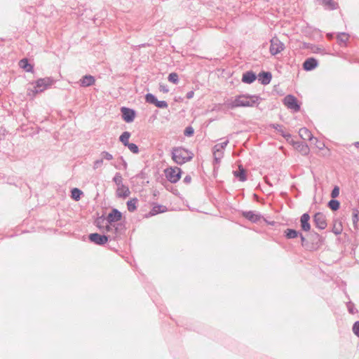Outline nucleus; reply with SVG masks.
<instances>
[{
	"label": "nucleus",
	"instance_id": "obj_36",
	"mask_svg": "<svg viewBox=\"0 0 359 359\" xmlns=\"http://www.w3.org/2000/svg\"><path fill=\"white\" fill-rule=\"evenodd\" d=\"M107 222V216L104 215V214H103L101 216H99L97 217L95 222H94V224L100 229V230H103L104 229V227H103V223L104 222Z\"/></svg>",
	"mask_w": 359,
	"mask_h": 359
},
{
	"label": "nucleus",
	"instance_id": "obj_17",
	"mask_svg": "<svg viewBox=\"0 0 359 359\" xmlns=\"http://www.w3.org/2000/svg\"><path fill=\"white\" fill-rule=\"evenodd\" d=\"M310 215L309 212L302 214L300 217V226L303 231L309 232L311 230Z\"/></svg>",
	"mask_w": 359,
	"mask_h": 359
},
{
	"label": "nucleus",
	"instance_id": "obj_52",
	"mask_svg": "<svg viewBox=\"0 0 359 359\" xmlns=\"http://www.w3.org/2000/svg\"><path fill=\"white\" fill-rule=\"evenodd\" d=\"M102 163H103L102 158L97 159V160L95 161L93 163V169L96 170V169L100 168L102 166Z\"/></svg>",
	"mask_w": 359,
	"mask_h": 359
},
{
	"label": "nucleus",
	"instance_id": "obj_42",
	"mask_svg": "<svg viewBox=\"0 0 359 359\" xmlns=\"http://www.w3.org/2000/svg\"><path fill=\"white\" fill-rule=\"evenodd\" d=\"M340 188L337 185H334L331 191L330 196L332 198H337L339 196Z\"/></svg>",
	"mask_w": 359,
	"mask_h": 359
},
{
	"label": "nucleus",
	"instance_id": "obj_31",
	"mask_svg": "<svg viewBox=\"0 0 359 359\" xmlns=\"http://www.w3.org/2000/svg\"><path fill=\"white\" fill-rule=\"evenodd\" d=\"M114 167L116 169L118 170H126L128 168V163L124 159V158L121 156L118 157V162L114 164Z\"/></svg>",
	"mask_w": 359,
	"mask_h": 359
},
{
	"label": "nucleus",
	"instance_id": "obj_14",
	"mask_svg": "<svg viewBox=\"0 0 359 359\" xmlns=\"http://www.w3.org/2000/svg\"><path fill=\"white\" fill-rule=\"evenodd\" d=\"M241 214L242 217L252 223H257L263 217L260 212L254 210H243Z\"/></svg>",
	"mask_w": 359,
	"mask_h": 359
},
{
	"label": "nucleus",
	"instance_id": "obj_32",
	"mask_svg": "<svg viewBox=\"0 0 359 359\" xmlns=\"http://www.w3.org/2000/svg\"><path fill=\"white\" fill-rule=\"evenodd\" d=\"M131 136V133L128 131H124L118 138V140L123 144L124 147H126L129 143V139Z\"/></svg>",
	"mask_w": 359,
	"mask_h": 359
},
{
	"label": "nucleus",
	"instance_id": "obj_19",
	"mask_svg": "<svg viewBox=\"0 0 359 359\" xmlns=\"http://www.w3.org/2000/svg\"><path fill=\"white\" fill-rule=\"evenodd\" d=\"M257 78V74L255 72H253L252 70H249V71L245 72L243 74L241 81L244 83L251 84L254 81H255Z\"/></svg>",
	"mask_w": 359,
	"mask_h": 359
},
{
	"label": "nucleus",
	"instance_id": "obj_59",
	"mask_svg": "<svg viewBox=\"0 0 359 359\" xmlns=\"http://www.w3.org/2000/svg\"><path fill=\"white\" fill-rule=\"evenodd\" d=\"M170 191L173 193L175 195H178V191L176 189H174L173 187H171V189Z\"/></svg>",
	"mask_w": 359,
	"mask_h": 359
},
{
	"label": "nucleus",
	"instance_id": "obj_16",
	"mask_svg": "<svg viewBox=\"0 0 359 359\" xmlns=\"http://www.w3.org/2000/svg\"><path fill=\"white\" fill-rule=\"evenodd\" d=\"M257 75V79L258 81L264 86H266L270 83L272 79V74L269 71H261Z\"/></svg>",
	"mask_w": 359,
	"mask_h": 359
},
{
	"label": "nucleus",
	"instance_id": "obj_8",
	"mask_svg": "<svg viewBox=\"0 0 359 359\" xmlns=\"http://www.w3.org/2000/svg\"><path fill=\"white\" fill-rule=\"evenodd\" d=\"M312 251L318 250L324 243V238L318 233L311 231L308 235Z\"/></svg>",
	"mask_w": 359,
	"mask_h": 359
},
{
	"label": "nucleus",
	"instance_id": "obj_11",
	"mask_svg": "<svg viewBox=\"0 0 359 359\" xmlns=\"http://www.w3.org/2000/svg\"><path fill=\"white\" fill-rule=\"evenodd\" d=\"M269 51L272 55H276L285 48V44L277 37H273L270 40Z\"/></svg>",
	"mask_w": 359,
	"mask_h": 359
},
{
	"label": "nucleus",
	"instance_id": "obj_5",
	"mask_svg": "<svg viewBox=\"0 0 359 359\" xmlns=\"http://www.w3.org/2000/svg\"><path fill=\"white\" fill-rule=\"evenodd\" d=\"M182 170L178 167H168L164 170V174L168 181L172 184H175L182 177Z\"/></svg>",
	"mask_w": 359,
	"mask_h": 359
},
{
	"label": "nucleus",
	"instance_id": "obj_1",
	"mask_svg": "<svg viewBox=\"0 0 359 359\" xmlns=\"http://www.w3.org/2000/svg\"><path fill=\"white\" fill-rule=\"evenodd\" d=\"M263 100L259 95H250L248 93L236 95L233 100H229L226 105L229 109L237 107H257L260 101Z\"/></svg>",
	"mask_w": 359,
	"mask_h": 359
},
{
	"label": "nucleus",
	"instance_id": "obj_35",
	"mask_svg": "<svg viewBox=\"0 0 359 359\" xmlns=\"http://www.w3.org/2000/svg\"><path fill=\"white\" fill-rule=\"evenodd\" d=\"M137 198H133L127 201V208L129 212H133L137 210Z\"/></svg>",
	"mask_w": 359,
	"mask_h": 359
},
{
	"label": "nucleus",
	"instance_id": "obj_7",
	"mask_svg": "<svg viewBox=\"0 0 359 359\" xmlns=\"http://www.w3.org/2000/svg\"><path fill=\"white\" fill-rule=\"evenodd\" d=\"M88 240L90 243L100 246L104 245L108 242L112 241L109 235L100 234L98 233H90L88 235Z\"/></svg>",
	"mask_w": 359,
	"mask_h": 359
},
{
	"label": "nucleus",
	"instance_id": "obj_62",
	"mask_svg": "<svg viewBox=\"0 0 359 359\" xmlns=\"http://www.w3.org/2000/svg\"><path fill=\"white\" fill-rule=\"evenodd\" d=\"M265 182H266L268 185H269L270 187H272V186H273L272 183H271V182L268 179H266V178L265 179Z\"/></svg>",
	"mask_w": 359,
	"mask_h": 359
},
{
	"label": "nucleus",
	"instance_id": "obj_12",
	"mask_svg": "<svg viewBox=\"0 0 359 359\" xmlns=\"http://www.w3.org/2000/svg\"><path fill=\"white\" fill-rule=\"evenodd\" d=\"M123 221V213L117 208H113L107 215V222L111 224H115Z\"/></svg>",
	"mask_w": 359,
	"mask_h": 359
},
{
	"label": "nucleus",
	"instance_id": "obj_49",
	"mask_svg": "<svg viewBox=\"0 0 359 359\" xmlns=\"http://www.w3.org/2000/svg\"><path fill=\"white\" fill-rule=\"evenodd\" d=\"M347 309H348V312L351 314H354L356 312L355 305L351 302H348L347 303Z\"/></svg>",
	"mask_w": 359,
	"mask_h": 359
},
{
	"label": "nucleus",
	"instance_id": "obj_27",
	"mask_svg": "<svg viewBox=\"0 0 359 359\" xmlns=\"http://www.w3.org/2000/svg\"><path fill=\"white\" fill-rule=\"evenodd\" d=\"M269 128L276 130L283 137L290 138V133H286L283 129V126L278 123H270Z\"/></svg>",
	"mask_w": 359,
	"mask_h": 359
},
{
	"label": "nucleus",
	"instance_id": "obj_53",
	"mask_svg": "<svg viewBox=\"0 0 359 359\" xmlns=\"http://www.w3.org/2000/svg\"><path fill=\"white\" fill-rule=\"evenodd\" d=\"M159 90L161 92L164 93H167L169 92V88L166 84L160 83L159 84Z\"/></svg>",
	"mask_w": 359,
	"mask_h": 359
},
{
	"label": "nucleus",
	"instance_id": "obj_57",
	"mask_svg": "<svg viewBox=\"0 0 359 359\" xmlns=\"http://www.w3.org/2000/svg\"><path fill=\"white\" fill-rule=\"evenodd\" d=\"M194 91L190 90L187 93L186 97L189 100V99H191L194 97Z\"/></svg>",
	"mask_w": 359,
	"mask_h": 359
},
{
	"label": "nucleus",
	"instance_id": "obj_45",
	"mask_svg": "<svg viewBox=\"0 0 359 359\" xmlns=\"http://www.w3.org/2000/svg\"><path fill=\"white\" fill-rule=\"evenodd\" d=\"M342 226L341 224V223L339 224L338 226H337L336 224H334V226L332 229V231L335 234V235H339L342 232Z\"/></svg>",
	"mask_w": 359,
	"mask_h": 359
},
{
	"label": "nucleus",
	"instance_id": "obj_64",
	"mask_svg": "<svg viewBox=\"0 0 359 359\" xmlns=\"http://www.w3.org/2000/svg\"><path fill=\"white\" fill-rule=\"evenodd\" d=\"M353 145L356 147V148H359V142H355L353 143Z\"/></svg>",
	"mask_w": 359,
	"mask_h": 359
},
{
	"label": "nucleus",
	"instance_id": "obj_60",
	"mask_svg": "<svg viewBox=\"0 0 359 359\" xmlns=\"http://www.w3.org/2000/svg\"><path fill=\"white\" fill-rule=\"evenodd\" d=\"M217 170H218V167H217V166H214V169H213V175H214V177H216V176H217Z\"/></svg>",
	"mask_w": 359,
	"mask_h": 359
},
{
	"label": "nucleus",
	"instance_id": "obj_3",
	"mask_svg": "<svg viewBox=\"0 0 359 359\" xmlns=\"http://www.w3.org/2000/svg\"><path fill=\"white\" fill-rule=\"evenodd\" d=\"M172 159L178 165H182L191 161L194 154L190 150L182 147H173L171 151Z\"/></svg>",
	"mask_w": 359,
	"mask_h": 359
},
{
	"label": "nucleus",
	"instance_id": "obj_21",
	"mask_svg": "<svg viewBox=\"0 0 359 359\" xmlns=\"http://www.w3.org/2000/svg\"><path fill=\"white\" fill-rule=\"evenodd\" d=\"M168 208L166 206L160 205L158 203H154V205L149 213L147 215V217L154 216L160 213H163L167 212Z\"/></svg>",
	"mask_w": 359,
	"mask_h": 359
},
{
	"label": "nucleus",
	"instance_id": "obj_18",
	"mask_svg": "<svg viewBox=\"0 0 359 359\" xmlns=\"http://www.w3.org/2000/svg\"><path fill=\"white\" fill-rule=\"evenodd\" d=\"M79 83L82 88L90 87L95 85V78L92 75L86 74L80 79Z\"/></svg>",
	"mask_w": 359,
	"mask_h": 359
},
{
	"label": "nucleus",
	"instance_id": "obj_2",
	"mask_svg": "<svg viewBox=\"0 0 359 359\" xmlns=\"http://www.w3.org/2000/svg\"><path fill=\"white\" fill-rule=\"evenodd\" d=\"M55 82V80L51 76H47L45 78H40L31 83L33 85V88H27V96L30 99H34L36 95L40 93H43L46 89L49 88Z\"/></svg>",
	"mask_w": 359,
	"mask_h": 359
},
{
	"label": "nucleus",
	"instance_id": "obj_20",
	"mask_svg": "<svg viewBox=\"0 0 359 359\" xmlns=\"http://www.w3.org/2000/svg\"><path fill=\"white\" fill-rule=\"evenodd\" d=\"M19 67L26 72H34V65L27 57H24L19 61Z\"/></svg>",
	"mask_w": 359,
	"mask_h": 359
},
{
	"label": "nucleus",
	"instance_id": "obj_30",
	"mask_svg": "<svg viewBox=\"0 0 359 359\" xmlns=\"http://www.w3.org/2000/svg\"><path fill=\"white\" fill-rule=\"evenodd\" d=\"M71 198L74 201H79L81 200V196L83 195V192L79 188H72L70 191Z\"/></svg>",
	"mask_w": 359,
	"mask_h": 359
},
{
	"label": "nucleus",
	"instance_id": "obj_23",
	"mask_svg": "<svg viewBox=\"0 0 359 359\" xmlns=\"http://www.w3.org/2000/svg\"><path fill=\"white\" fill-rule=\"evenodd\" d=\"M233 174L236 178H237L240 182H245L247 180V172L246 170L243 168L242 165L238 166V170H233Z\"/></svg>",
	"mask_w": 359,
	"mask_h": 359
},
{
	"label": "nucleus",
	"instance_id": "obj_15",
	"mask_svg": "<svg viewBox=\"0 0 359 359\" xmlns=\"http://www.w3.org/2000/svg\"><path fill=\"white\" fill-rule=\"evenodd\" d=\"M319 62L316 58L313 57H308L304 61L302 69L306 72H311L317 68Z\"/></svg>",
	"mask_w": 359,
	"mask_h": 359
},
{
	"label": "nucleus",
	"instance_id": "obj_28",
	"mask_svg": "<svg viewBox=\"0 0 359 359\" xmlns=\"http://www.w3.org/2000/svg\"><path fill=\"white\" fill-rule=\"evenodd\" d=\"M300 233L299 231L294 229H287L284 231V236L287 239H294L298 238Z\"/></svg>",
	"mask_w": 359,
	"mask_h": 359
},
{
	"label": "nucleus",
	"instance_id": "obj_9",
	"mask_svg": "<svg viewBox=\"0 0 359 359\" xmlns=\"http://www.w3.org/2000/svg\"><path fill=\"white\" fill-rule=\"evenodd\" d=\"M120 111L121 118L126 123L133 122L137 116V111L134 109L123 106L121 107Z\"/></svg>",
	"mask_w": 359,
	"mask_h": 359
},
{
	"label": "nucleus",
	"instance_id": "obj_10",
	"mask_svg": "<svg viewBox=\"0 0 359 359\" xmlns=\"http://www.w3.org/2000/svg\"><path fill=\"white\" fill-rule=\"evenodd\" d=\"M126 231V222L125 219L123 221L113 224V232L114 233V236L111 237V239H112V241H117L120 236L125 233Z\"/></svg>",
	"mask_w": 359,
	"mask_h": 359
},
{
	"label": "nucleus",
	"instance_id": "obj_63",
	"mask_svg": "<svg viewBox=\"0 0 359 359\" xmlns=\"http://www.w3.org/2000/svg\"><path fill=\"white\" fill-rule=\"evenodd\" d=\"M266 222L271 226H274L276 224V222H274V221H271V222L266 221Z\"/></svg>",
	"mask_w": 359,
	"mask_h": 359
},
{
	"label": "nucleus",
	"instance_id": "obj_29",
	"mask_svg": "<svg viewBox=\"0 0 359 359\" xmlns=\"http://www.w3.org/2000/svg\"><path fill=\"white\" fill-rule=\"evenodd\" d=\"M349 34L346 32H339L337 36V39L341 46H346Z\"/></svg>",
	"mask_w": 359,
	"mask_h": 359
},
{
	"label": "nucleus",
	"instance_id": "obj_37",
	"mask_svg": "<svg viewBox=\"0 0 359 359\" xmlns=\"http://www.w3.org/2000/svg\"><path fill=\"white\" fill-rule=\"evenodd\" d=\"M299 238H300L301 240V245L305 249L312 251V250L311 249L310 241L307 240L302 232L300 233Z\"/></svg>",
	"mask_w": 359,
	"mask_h": 359
},
{
	"label": "nucleus",
	"instance_id": "obj_26",
	"mask_svg": "<svg viewBox=\"0 0 359 359\" xmlns=\"http://www.w3.org/2000/svg\"><path fill=\"white\" fill-rule=\"evenodd\" d=\"M299 135L304 140L311 141L314 138L311 132L308 128H306L305 127H303L299 129Z\"/></svg>",
	"mask_w": 359,
	"mask_h": 359
},
{
	"label": "nucleus",
	"instance_id": "obj_46",
	"mask_svg": "<svg viewBox=\"0 0 359 359\" xmlns=\"http://www.w3.org/2000/svg\"><path fill=\"white\" fill-rule=\"evenodd\" d=\"M156 107L159 109H166L168 107V104L165 100H157L156 104L155 105Z\"/></svg>",
	"mask_w": 359,
	"mask_h": 359
},
{
	"label": "nucleus",
	"instance_id": "obj_34",
	"mask_svg": "<svg viewBox=\"0 0 359 359\" xmlns=\"http://www.w3.org/2000/svg\"><path fill=\"white\" fill-rule=\"evenodd\" d=\"M327 207L332 211H337L340 208V202L336 198H332L328 201Z\"/></svg>",
	"mask_w": 359,
	"mask_h": 359
},
{
	"label": "nucleus",
	"instance_id": "obj_61",
	"mask_svg": "<svg viewBox=\"0 0 359 359\" xmlns=\"http://www.w3.org/2000/svg\"><path fill=\"white\" fill-rule=\"evenodd\" d=\"M27 114H28V111L27 109H22V114H23V116L26 117Z\"/></svg>",
	"mask_w": 359,
	"mask_h": 359
},
{
	"label": "nucleus",
	"instance_id": "obj_44",
	"mask_svg": "<svg viewBox=\"0 0 359 359\" xmlns=\"http://www.w3.org/2000/svg\"><path fill=\"white\" fill-rule=\"evenodd\" d=\"M194 134V129L192 126H189L185 128L184 130V135L186 137H191Z\"/></svg>",
	"mask_w": 359,
	"mask_h": 359
},
{
	"label": "nucleus",
	"instance_id": "obj_48",
	"mask_svg": "<svg viewBox=\"0 0 359 359\" xmlns=\"http://www.w3.org/2000/svg\"><path fill=\"white\" fill-rule=\"evenodd\" d=\"M352 331L353 334L359 337V320L355 321L352 327Z\"/></svg>",
	"mask_w": 359,
	"mask_h": 359
},
{
	"label": "nucleus",
	"instance_id": "obj_39",
	"mask_svg": "<svg viewBox=\"0 0 359 359\" xmlns=\"http://www.w3.org/2000/svg\"><path fill=\"white\" fill-rule=\"evenodd\" d=\"M168 81L173 84H177L179 82V76L176 72H171L168 74Z\"/></svg>",
	"mask_w": 359,
	"mask_h": 359
},
{
	"label": "nucleus",
	"instance_id": "obj_40",
	"mask_svg": "<svg viewBox=\"0 0 359 359\" xmlns=\"http://www.w3.org/2000/svg\"><path fill=\"white\" fill-rule=\"evenodd\" d=\"M358 220H359V211L358 209L354 208L353 210V213H352V221H353V224L355 229L357 228Z\"/></svg>",
	"mask_w": 359,
	"mask_h": 359
},
{
	"label": "nucleus",
	"instance_id": "obj_13",
	"mask_svg": "<svg viewBox=\"0 0 359 359\" xmlns=\"http://www.w3.org/2000/svg\"><path fill=\"white\" fill-rule=\"evenodd\" d=\"M313 221L316 228L320 230L325 229L327 226L326 217L323 212H316L313 216Z\"/></svg>",
	"mask_w": 359,
	"mask_h": 359
},
{
	"label": "nucleus",
	"instance_id": "obj_41",
	"mask_svg": "<svg viewBox=\"0 0 359 359\" xmlns=\"http://www.w3.org/2000/svg\"><path fill=\"white\" fill-rule=\"evenodd\" d=\"M126 147L128 148V149L133 153V154H139L140 152V149H139V147L138 145H137L135 143H132V142H130L127 146Z\"/></svg>",
	"mask_w": 359,
	"mask_h": 359
},
{
	"label": "nucleus",
	"instance_id": "obj_25",
	"mask_svg": "<svg viewBox=\"0 0 359 359\" xmlns=\"http://www.w3.org/2000/svg\"><path fill=\"white\" fill-rule=\"evenodd\" d=\"M294 149L303 156L308 155L310 151L308 144L304 142H298Z\"/></svg>",
	"mask_w": 359,
	"mask_h": 359
},
{
	"label": "nucleus",
	"instance_id": "obj_6",
	"mask_svg": "<svg viewBox=\"0 0 359 359\" xmlns=\"http://www.w3.org/2000/svg\"><path fill=\"white\" fill-rule=\"evenodd\" d=\"M283 104L295 113L299 111L301 109V102H299L297 98L292 94L287 95L283 99Z\"/></svg>",
	"mask_w": 359,
	"mask_h": 359
},
{
	"label": "nucleus",
	"instance_id": "obj_54",
	"mask_svg": "<svg viewBox=\"0 0 359 359\" xmlns=\"http://www.w3.org/2000/svg\"><path fill=\"white\" fill-rule=\"evenodd\" d=\"M5 183L15 185V178L14 177L6 176Z\"/></svg>",
	"mask_w": 359,
	"mask_h": 359
},
{
	"label": "nucleus",
	"instance_id": "obj_50",
	"mask_svg": "<svg viewBox=\"0 0 359 359\" xmlns=\"http://www.w3.org/2000/svg\"><path fill=\"white\" fill-rule=\"evenodd\" d=\"M313 140H315V145L316 147L320 149V150H322L323 149V148L325 147V144L324 142L318 140L316 137H314Z\"/></svg>",
	"mask_w": 359,
	"mask_h": 359
},
{
	"label": "nucleus",
	"instance_id": "obj_38",
	"mask_svg": "<svg viewBox=\"0 0 359 359\" xmlns=\"http://www.w3.org/2000/svg\"><path fill=\"white\" fill-rule=\"evenodd\" d=\"M145 101L147 103L152 104L154 105H156V102L158 100L156 96L152 93H148L145 95Z\"/></svg>",
	"mask_w": 359,
	"mask_h": 359
},
{
	"label": "nucleus",
	"instance_id": "obj_47",
	"mask_svg": "<svg viewBox=\"0 0 359 359\" xmlns=\"http://www.w3.org/2000/svg\"><path fill=\"white\" fill-rule=\"evenodd\" d=\"M100 156H102V160L105 159L107 161H110L113 159V156L107 151H102Z\"/></svg>",
	"mask_w": 359,
	"mask_h": 359
},
{
	"label": "nucleus",
	"instance_id": "obj_43",
	"mask_svg": "<svg viewBox=\"0 0 359 359\" xmlns=\"http://www.w3.org/2000/svg\"><path fill=\"white\" fill-rule=\"evenodd\" d=\"M214 156V160H213V165L214 166H216L217 164H219L220 163L221 159L224 156V152H220L219 155L217 156V153H213Z\"/></svg>",
	"mask_w": 359,
	"mask_h": 359
},
{
	"label": "nucleus",
	"instance_id": "obj_24",
	"mask_svg": "<svg viewBox=\"0 0 359 359\" xmlns=\"http://www.w3.org/2000/svg\"><path fill=\"white\" fill-rule=\"evenodd\" d=\"M320 4L329 11H334L338 8V4L334 0H320Z\"/></svg>",
	"mask_w": 359,
	"mask_h": 359
},
{
	"label": "nucleus",
	"instance_id": "obj_4",
	"mask_svg": "<svg viewBox=\"0 0 359 359\" xmlns=\"http://www.w3.org/2000/svg\"><path fill=\"white\" fill-rule=\"evenodd\" d=\"M112 181L117 186L116 196L121 198H126L130 194L129 187L123 184V177L120 172H116L114 176Z\"/></svg>",
	"mask_w": 359,
	"mask_h": 359
},
{
	"label": "nucleus",
	"instance_id": "obj_58",
	"mask_svg": "<svg viewBox=\"0 0 359 359\" xmlns=\"http://www.w3.org/2000/svg\"><path fill=\"white\" fill-rule=\"evenodd\" d=\"M6 176L0 172V183H5Z\"/></svg>",
	"mask_w": 359,
	"mask_h": 359
},
{
	"label": "nucleus",
	"instance_id": "obj_55",
	"mask_svg": "<svg viewBox=\"0 0 359 359\" xmlns=\"http://www.w3.org/2000/svg\"><path fill=\"white\" fill-rule=\"evenodd\" d=\"M286 140V141L290 144L291 145H292L294 147V148L295 147V146L297 145V142L299 141H295L292 139V135L290 134V138H285Z\"/></svg>",
	"mask_w": 359,
	"mask_h": 359
},
{
	"label": "nucleus",
	"instance_id": "obj_22",
	"mask_svg": "<svg viewBox=\"0 0 359 359\" xmlns=\"http://www.w3.org/2000/svg\"><path fill=\"white\" fill-rule=\"evenodd\" d=\"M302 48L304 49H309L313 53H320L322 55L325 54V50L324 48H320L315 44L304 42L302 43Z\"/></svg>",
	"mask_w": 359,
	"mask_h": 359
},
{
	"label": "nucleus",
	"instance_id": "obj_56",
	"mask_svg": "<svg viewBox=\"0 0 359 359\" xmlns=\"http://www.w3.org/2000/svg\"><path fill=\"white\" fill-rule=\"evenodd\" d=\"M183 182L185 184H189L191 182V177L189 175H187L184 177Z\"/></svg>",
	"mask_w": 359,
	"mask_h": 359
},
{
	"label": "nucleus",
	"instance_id": "obj_51",
	"mask_svg": "<svg viewBox=\"0 0 359 359\" xmlns=\"http://www.w3.org/2000/svg\"><path fill=\"white\" fill-rule=\"evenodd\" d=\"M104 229L101 230L102 232H111L113 231V224H109L106 222V225L103 226Z\"/></svg>",
	"mask_w": 359,
	"mask_h": 359
},
{
	"label": "nucleus",
	"instance_id": "obj_33",
	"mask_svg": "<svg viewBox=\"0 0 359 359\" xmlns=\"http://www.w3.org/2000/svg\"><path fill=\"white\" fill-rule=\"evenodd\" d=\"M229 140H225L224 142L217 144L212 147V153H218V152H224V149L229 144Z\"/></svg>",
	"mask_w": 359,
	"mask_h": 359
}]
</instances>
